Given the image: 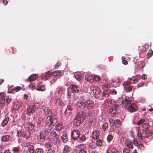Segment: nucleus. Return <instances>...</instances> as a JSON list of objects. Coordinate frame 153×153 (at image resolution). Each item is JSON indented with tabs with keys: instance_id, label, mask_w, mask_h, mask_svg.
Wrapping results in <instances>:
<instances>
[{
	"instance_id": "58836bf2",
	"label": "nucleus",
	"mask_w": 153,
	"mask_h": 153,
	"mask_svg": "<svg viewBox=\"0 0 153 153\" xmlns=\"http://www.w3.org/2000/svg\"><path fill=\"white\" fill-rule=\"evenodd\" d=\"M78 72H77V81H79V83L80 84H81V82H82L83 81V77L80 76V75H79Z\"/></svg>"
},
{
	"instance_id": "052dcab7",
	"label": "nucleus",
	"mask_w": 153,
	"mask_h": 153,
	"mask_svg": "<svg viewBox=\"0 0 153 153\" xmlns=\"http://www.w3.org/2000/svg\"><path fill=\"white\" fill-rule=\"evenodd\" d=\"M130 149L128 148H127L126 147L125 148L123 149V153H130Z\"/></svg>"
},
{
	"instance_id": "4468645a",
	"label": "nucleus",
	"mask_w": 153,
	"mask_h": 153,
	"mask_svg": "<svg viewBox=\"0 0 153 153\" xmlns=\"http://www.w3.org/2000/svg\"><path fill=\"white\" fill-rule=\"evenodd\" d=\"M109 112L111 115L113 117L116 116L118 114V111L115 108H110Z\"/></svg>"
},
{
	"instance_id": "774afa93",
	"label": "nucleus",
	"mask_w": 153,
	"mask_h": 153,
	"mask_svg": "<svg viewBox=\"0 0 153 153\" xmlns=\"http://www.w3.org/2000/svg\"><path fill=\"white\" fill-rule=\"evenodd\" d=\"M144 83H145L144 82L140 83H138L137 85V87L139 88H140V87L143 86V85H144Z\"/></svg>"
},
{
	"instance_id": "4d7b16f0",
	"label": "nucleus",
	"mask_w": 153,
	"mask_h": 153,
	"mask_svg": "<svg viewBox=\"0 0 153 153\" xmlns=\"http://www.w3.org/2000/svg\"><path fill=\"white\" fill-rule=\"evenodd\" d=\"M145 65V62L143 61H140L139 62V65L140 67L143 68Z\"/></svg>"
},
{
	"instance_id": "69168bd1",
	"label": "nucleus",
	"mask_w": 153,
	"mask_h": 153,
	"mask_svg": "<svg viewBox=\"0 0 153 153\" xmlns=\"http://www.w3.org/2000/svg\"><path fill=\"white\" fill-rule=\"evenodd\" d=\"M79 153H87V152L85 149H81L79 150Z\"/></svg>"
},
{
	"instance_id": "f8f14e48",
	"label": "nucleus",
	"mask_w": 153,
	"mask_h": 153,
	"mask_svg": "<svg viewBox=\"0 0 153 153\" xmlns=\"http://www.w3.org/2000/svg\"><path fill=\"white\" fill-rule=\"evenodd\" d=\"M43 111L44 113L47 117L50 116L52 115L51 111L49 107H45L43 108Z\"/></svg>"
},
{
	"instance_id": "6ab92c4d",
	"label": "nucleus",
	"mask_w": 153,
	"mask_h": 153,
	"mask_svg": "<svg viewBox=\"0 0 153 153\" xmlns=\"http://www.w3.org/2000/svg\"><path fill=\"white\" fill-rule=\"evenodd\" d=\"M22 105V103L18 101L15 102L13 105V108L15 110H18Z\"/></svg>"
},
{
	"instance_id": "0e129e2a",
	"label": "nucleus",
	"mask_w": 153,
	"mask_h": 153,
	"mask_svg": "<svg viewBox=\"0 0 153 153\" xmlns=\"http://www.w3.org/2000/svg\"><path fill=\"white\" fill-rule=\"evenodd\" d=\"M17 133L18 134V136L19 137V136L20 137L21 136H22L23 132L22 131V130H17Z\"/></svg>"
},
{
	"instance_id": "412c9836",
	"label": "nucleus",
	"mask_w": 153,
	"mask_h": 153,
	"mask_svg": "<svg viewBox=\"0 0 153 153\" xmlns=\"http://www.w3.org/2000/svg\"><path fill=\"white\" fill-rule=\"evenodd\" d=\"M65 90L61 86L58 87L56 90V92L60 95L63 94Z\"/></svg>"
},
{
	"instance_id": "9d476101",
	"label": "nucleus",
	"mask_w": 153,
	"mask_h": 153,
	"mask_svg": "<svg viewBox=\"0 0 153 153\" xmlns=\"http://www.w3.org/2000/svg\"><path fill=\"white\" fill-rule=\"evenodd\" d=\"M48 134V130H43L40 133L39 137L41 139L45 140L47 135Z\"/></svg>"
},
{
	"instance_id": "13d9d810",
	"label": "nucleus",
	"mask_w": 153,
	"mask_h": 153,
	"mask_svg": "<svg viewBox=\"0 0 153 153\" xmlns=\"http://www.w3.org/2000/svg\"><path fill=\"white\" fill-rule=\"evenodd\" d=\"M21 88L20 86H16L13 89V90L15 91L16 92L19 91L21 89Z\"/></svg>"
},
{
	"instance_id": "de8ad7c7",
	"label": "nucleus",
	"mask_w": 153,
	"mask_h": 153,
	"mask_svg": "<svg viewBox=\"0 0 153 153\" xmlns=\"http://www.w3.org/2000/svg\"><path fill=\"white\" fill-rule=\"evenodd\" d=\"M52 145L50 141H48L45 143L44 146L47 148H50Z\"/></svg>"
},
{
	"instance_id": "c85d7f7f",
	"label": "nucleus",
	"mask_w": 153,
	"mask_h": 153,
	"mask_svg": "<svg viewBox=\"0 0 153 153\" xmlns=\"http://www.w3.org/2000/svg\"><path fill=\"white\" fill-rule=\"evenodd\" d=\"M126 145L127 147V148H128L129 149H132L133 148L132 142L130 140L127 141L126 143Z\"/></svg>"
},
{
	"instance_id": "b1692460",
	"label": "nucleus",
	"mask_w": 153,
	"mask_h": 153,
	"mask_svg": "<svg viewBox=\"0 0 153 153\" xmlns=\"http://www.w3.org/2000/svg\"><path fill=\"white\" fill-rule=\"evenodd\" d=\"M85 79L90 82H92L94 79V77L89 74H86L85 76Z\"/></svg>"
},
{
	"instance_id": "37998d69",
	"label": "nucleus",
	"mask_w": 153,
	"mask_h": 153,
	"mask_svg": "<svg viewBox=\"0 0 153 153\" xmlns=\"http://www.w3.org/2000/svg\"><path fill=\"white\" fill-rule=\"evenodd\" d=\"M108 124L107 123H103L102 126V128L104 131H105L108 128Z\"/></svg>"
},
{
	"instance_id": "aec40b11",
	"label": "nucleus",
	"mask_w": 153,
	"mask_h": 153,
	"mask_svg": "<svg viewBox=\"0 0 153 153\" xmlns=\"http://www.w3.org/2000/svg\"><path fill=\"white\" fill-rule=\"evenodd\" d=\"M92 138L94 139H96L99 138L100 133L98 131L95 130L92 132Z\"/></svg>"
},
{
	"instance_id": "a19ab883",
	"label": "nucleus",
	"mask_w": 153,
	"mask_h": 153,
	"mask_svg": "<svg viewBox=\"0 0 153 153\" xmlns=\"http://www.w3.org/2000/svg\"><path fill=\"white\" fill-rule=\"evenodd\" d=\"M61 71H56L53 73L54 76L55 78H56V77L59 76L61 74Z\"/></svg>"
},
{
	"instance_id": "72a5a7b5",
	"label": "nucleus",
	"mask_w": 153,
	"mask_h": 153,
	"mask_svg": "<svg viewBox=\"0 0 153 153\" xmlns=\"http://www.w3.org/2000/svg\"><path fill=\"white\" fill-rule=\"evenodd\" d=\"M61 138L62 140L65 143H66L68 139V137L65 134H63L61 136Z\"/></svg>"
},
{
	"instance_id": "2eb2a0df",
	"label": "nucleus",
	"mask_w": 153,
	"mask_h": 153,
	"mask_svg": "<svg viewBox=\"0 0 153 153\" xmlns=\"http://www.w3.org/2000/svg\"><path fill=\"white\" fill-rule=\"evenodd\" d=\"M84 119V117L82 113H80L78 116L77 115V123H79V124L80 125L83 122Z\"/></svg>"
},
{
	"instance_id": "cd10ccee",
	"label": "nucleus",
	"mask_w": 153,
	"mask_h": 153,
	"mask_svg": "<svg viewBox=\"0 0 153 153\" xmlns=\"http://www.w3.org/2000/svg\"><path fill=\"white\" fill-rule=\"evenodd\" d=\"M97 140L95 143H96V146H101L102 144L103 140L102 139H100V138H98L96 139Z\"/></svg>"
},
{
	"instance_id": "a878e982",
	"label": "nucleus",
	"mask_w": 153,
	"mask_h": 153,
	"mask_svg": "<svg viewBox=\"0 0 153 153\" xmlns=\"http://www.w3.org/2000/svg\"><path fill=\"white\" fill-rule=\"evenodd\" d=\"M82 100H79L77 102V106L80 108H83L85 107V103L82 101Z\"/></svg>"
},
{
	"instance_id": "09e8293b",
	"label": "nucleus",
	"mask_w": 153,
	"mask_h": 153,
	"mask_svg": "<svg viewBox=\"0 0 153 153\" xmlns=\"http://www.w3.org/2000/svg\"><path fill=\"white\" fill-rule=\"evenodd\" d=\"M113 139V136L111 134H109L107 138V140L108 142L110 143Z\"/></svg>"
},
{
	"instance_id": "f03ea898",
	"label": "nucleus",
	"mask_w": 153,
	"mask_h": 153,
	"mask_svg": "<svg viewBox=\"0 0 153 153\" xmlns=\"http://www.w3.org/2000/svg\"><path fill=\"white\" fill-rule=\"evenodd\" d=\"M57 120L53 117L52 115L51 116L47 117L45 123L49 126L51 125L55 126V124L57 123Z\"/></svg>"
},
{
	"instance_id": "c9c22d12",
	"label": "nucleus",
	"mask_w": 153,
	"mask_h": 153,
	"mask_svg": "<svg viewBox=\"0 0 153 153\" xmlns=\"http://www.w3.org/2000/svg\"><path fill=\"white\" fill-rule=\"evenodd\" d=\"M88 146L89 148L92 149H94L97 147L96 143L95 142L92 141L89 143Z\"/></svg>"
},
{
	"instance_id": "5fc2aeb1",
	"label": "nucleus",
	"mask_w": 153,
	"mask_h": 153,
	"mask_svg": "<svg viewBox=\"0 0 153 153\" xmlns=\"http://www.w3.org/2000/svg\"><path fill=\"white\" fill-rule=\"evenodd\" d=\"M140 78V76L138 75L134 77V80H133V82L135 84L136 83V81H138Z\"/></svg>"
},
{
	"instance_id": "338daca9",
	"label": "nucleus",
	"mask_w": 153,
	"mask_h": 153,
	"mask_svg": "<svg viewBox=\"0 0 153 153\" xmlns=\"http://www.w3.org/2000/svg\"><path fill=\"white\" fill-rule=\"evenodd\" d=\"M29 87L30 89H33L35 88V85L31 83L29 86Z\"/></svg>"
},
{
	"instance_id": "3c124183",
	"label": "nucleus",
	"mask_w": 153,
	"mask_h": 153,
	"mask_svg": "<svg viewBox=\"0 0 153 153\" xmlns=\"http://www.w3.org/2000/svg\"><path fill=\"white\" fill-rule=\"evenodd\" d=\"M71 88L73 93H76V85H71Z\"/></svg>"
},
{
	"instance_id": "c756f323",
	"label": "nucleus",
	"mask_w": 153,
	"mask_h": 153,
	"mask_svg": "<svg viewBox=\"0 0 153 153\" xmlns=\"http://www.w3.org/2000/svg\"><path fill=\"white\" fill-rule=\"evenodd\" d=\"M71 137L72 140L75 141L76 140V131L74 130L71 133Z\"/></svg>"
},
{
	"instance_id": "39448f33",
	"label": "nucleus",
	"mask_w": 153,
	"mask_h": 153,
	"mask_svg": "<svg viewBox=\"0 0 153 153\" xmlns=\"http://www.w3.org/2000/svg\"><path fill=\"white\" fill-rule=\"evenodd\" d=\"M50 134L52 138L56 140L55 141V144H59V140L58 139L59 135L58 134L56 133L53 130H52Z\"/></svg>"
},
{
	"instance_id": "680f3d73",
	"label": "nucleus",
	"mask_w": 153,
	"mask_h": 153,
	"mask_svg": "<svg viewBox=\"0 0 153 153\" xmlns=\"http://www.w3.org/2000/svg\"><path fill=\"white\" fill-rule=\"evenodd\" d=\"M55 151L54 149L50 148L48 149L46 153H55Z\"/></svg>"
},
{
	"instance_id": "f257e3e1",
	"label": "nucleus",
	"mask_w": 153,
	"mask_h": 153,
	"mask_svg": "<svg viewBox=\"0 0 153 153\" xmlns=\"http://www.w3.org/2000/svg\"><path fill=\"white\" fill-rule=\"evenodd\" d=\"M152 134V132L142 131V132H138L137 133L138 139L140 141L143 140V137L148 138L151 137Z\"/></svg>"
},
{
	"instance_id": "c03bdc74",
	"label": "nucleus",
	"mask_w": 153,
	"mask_h": 153,
	"mask_svg": "<svg viewBox=\"0 0 153 153\" xmlns=\"http://www.w3.org/2000/svg\"><path fill=\"white\" fill-rule=\"evenodd\" d=\"M28 128L29 130L32 131L35 129V127L34 124L30 123L28 125Z\"/></svg>"
},
{
	"instance_id": "4be33fe9",
	"label": "nucleus",
	"mask_w": 153,
	"mask_h": 153,
	"mask_svg": "<svg viewBox=\"0 0 153 153\" xmlns=\"http://www.w3.org/2000/svg\"><path fill=\"white\" fill-rule=\"evenodd\" d=\"M22 136L23 137L27 139L30 137V132L28 131H23Z\"/></svg>"
},
{
	"instance_id": "49530a36",
	"label": "nucleus",
	"mask_w": 153,
	"mask_h": 153,
	"mask_svg": "<svg viewBox=\"0 0 153 153\" xmlns=\"http://www.w3.org/2000/svg\"><path fill=\"white\" fill-rule=\"evenodd\" d=\"M35 153H43L44 150L42 149L38 148L35 149Z\"/></svg>"
},
{
	"instance_id": "a211bd4d",
	"label": "nucleus",
	"mask_w": 153,
	"mask_h": 153,
	"mask_svg": "<svg viewBox=\"0 0 153 153\" xmlns=\"http://www.w3.org/2000/svg\"><path fill=\"white\" fill-rule=\"evenodd\" d=\"M11 99L10 97L9 96H6L4 98H2L1 101V103H4V102H7V104L9 103L11 101Z\"/></svg>"
},
{
	"instance_id": "a18cd8bd",
	"label": "nucleus",
	"mask_w": 153,
	"mask_h": 153,
	"mask_svg": "<svg viewBox=\"0 0 153 153\" xmlns=\"http://www.w3.org/2000/svg\"><path fill=\"white\" fill-rule=\"evenodd\" d=\"M12 150L14 152L17 153L20 151V148L19 146L13 147Z\"/></svg>"
},
{
	"instance_id": "0eeeda50",
	"label": "nucleus",
	"mask_w": 153,
	"mask_h": 153,
	"mask_svg": "<svg viewBox=\"0 0 153 153\" xmlns=\"http://www.w3.org/2000/svg\"><path fill=\"white\" fill-rule=\"evenodd\" d=\"M36 108V106L34 105L28 106L27 109V115L30 116L35 111Z\"/></svg>"
},
{
	"instance_id": "4c0bfd02",
	"label": "nucleus",
	"mask_w": 153,
	"mask_h": 153,
	"mask_svg": "<svg viewBox=\"0 0 153 153\" xmlns=\"http://www.w3.org/2000/svg\"><path fill=\"white\" fill-rule=\"evenodd\" d=\"M38 124L42 126L44 123V120L41 117H39L38 118V120L37 122Z\"/></svg>"
},
{
	"instance_id": "bb28decb",
	"label": "nucleus",
	"mask_w": 153,
	"mask_h": 153,
	"mask_svg": "<svg viewBox=\"0 0 153 153\" xmlns=\"http://www.w3.org/2000/svg\"><path fill=\"white\" fill-rule=\"evenodd\" d=\"M9 120V118L8 117H6L4 119L1 123V126L4 127L8 123Z\"/></svg>"
},
{
	"instance_id": "f3484780",
	"label": "nucleus",
	"mask_w": 153,
	"mask_h": 153,
	"mask_svg": "<svg viewBox=\"0 0 153 153\" xmlns=\"http://www.w3.org/2000/svg\"><path fill=\"white\" fill-rule=\"evenodd\" d=\"M38 77L37 75L35 74H33L30 76L27 79V80L28 81H33L36 80Z\"/></svg>"
},
{
	"instance_id": "603ef678",
	"label": "nucleus",
	"mask_w": 153,
	"mask_h": 153,
	"mask_svg": "<svg viewBox=\"0 0 153 153\" xmlns=\"http://www.w3.org/2000/svg\"><path fill=\"white\" fill-rule=\"evenodd\" d=\"M72 110L71 108L70 107V106L69 105H68L67 108L65 110L64 112V113L66 114V113H70V110Z\"/></svg>"
},
{
	"instance_id": "423d86ee",
	"label": "nucleus",
	"mask_w": 153,
	"mask_h": 153,
	"mask_svg": "<svg viewBox=\"0 0 153 153\" xmlns=\"http://www.w3.org/2000/svg\"><path fill=\"white\" fill-rule=\"evenodd\" d=\"M127 108L128 110L131 113H133L137 111L138 108L136 104L134 103L131 104L129 105L126 107Z\"/></svg>"
},
{
	"instance_id": "f704fd0d",
	"label": "nucleus",
	"mask_w": 153,
	"mask_h": 153,
	"mask_svg": "<svg viewBox=\"0 0 153 153\" xmlns=\"http://www.w3.org/2000/svg\"><path fill=\"white\" fill-rule=\"evenodd\" d=\"M105 104L108 106H111L112 105L111 100L108 99L106 100L104 102Z\"/></svg>"
},
{
	"instance_id": "1a4fd4ad",
	"label": "nucleus",
	"mask_w": 153,
	"mask_h": 153,
	"mask_svg": "<svg viewBox=\"0 0 153 153\" xmlns=\"http://www.w3.org/2000/svg\"><path fill=\"white\" fill-rule=\"evenodd\" d=\"M53 74V73L48 71L45 73L43 74L41 76L42 79L47 80Z\"/></svg>"
},
{
	"instance_id": "dca6fc26",
	"label": "nucleus",
	"mask_w": 153,
	"mask_h": 153,
	"mask_svg": "<svg viewBox=\"0 0 153 153\" xmlns=\"http://www.w3.org/2000/svg\"><path fill=\"white\" fill-rule=\"evenodd\" d=\"M84 91H82L77 89V99H81L82 100H84V97L83 95Z\"/></svg>"
},
{
	"instance_id": "393cba45",
	"label": "nucleus",
	"mask_w": 153,
	"mask_h": 153,
	"mask_svg": "<svg viewBox=\"0 0 153 153\" xmlns=\"http://www.w3.org/2000/svg\"><path fill=\"white\" fill-rule=\"evenodd\" d=\"M106 153H120V152L116 149H113L111 147H110L108 149Z\"/></svg>"
},
{
	"instance_id": "2f4dec72",
	"label": "nucleus",
	"mask_w": 153,
	"mask_h": 153,
	"mask_svg": "<svg viewBox=\"0 0 153 153\" xmlns=\"http://www.w3.org/2000/svg\"><path fill=\"white\" fill-rule=\"evenodd\" d=\"M110 88L111 85L108 83L103 85L102 86V88L103 90H109V89Z\"/></svg>"
},
{
	"instance_id": "79ce46f5",
	"label": "nucleus",
	"mask_w": 153,
	"mask_h": 153,
	"mask_svg": "<svg viewBox=\"0 0 153 153\" xmlns=\"http://www.w3.org/2000/svg\"><path fill=\"white\" fill-rule=\"evenodd\" d=\"M110 93V90H104L103 96L107 97L109 96Z\"/></svg>"
},
{
	"instance_id": "864d4df0",
	"label": "nucleus",
	"mask_w": 153,
	"mask_h": 153,
	"mask_svg": "<svg viewBox=\"0 0 153 153\" xmlns=\"http://www.w3.org/2000/svg\"><path fill=\"white\" fill-rule=\"evenodd\" d=\"M114 124L116 126H119L120 125V121L117 119L116 120H114Z\"/></svg>"
},
{
	"instance_id": "ea45409f",
	"label": "nucleus",
	"mask_w": 153,
	"mask_h": 153,
	"mask_svg": "<svg viewBox=\"0 0 153 153\" xmlns=\"http://www.w3.org/2000/svg\"><path fill=\"white\" fill-rule=\"evenodd\" d=\"M62 103L61 99L59 98H57L55 99V104L57 105H61Z\"/></svg>"
},
{
	"instance_id": "6e6552de",
	"label": "nucleus",
	"mask_w": 153,
	"mask_h": 153,
	"mask_svg": "<svg viewBox=\"0 0 153 153\" xmlns=\"http://www.w3.org/2000/svg\"><path fill=\"white\" fill-rule=\"evenodd\" d=\"M77 142L79 143L83 142L86 140V137L84 135H82L81 136L79 131L77 130Z\"/></svg>"
},
{
	"instance_id": "7ed1b4c3",
	"label": "nucleus",
	"mask_w": 153,
	"mask_h": 153,
	"mask_svg": "<svg viewBox=\"0 0 153 153\" xmlns=\"http://www.w3.org/2000/svg\"><path fill=\"white\" fill-rule=\"evenodd\" d=\"M134 103L133 99L132 97H128L126 96L125 97V100H123L122 102V104L123 106L124 107H127L131 104H133Z\"/></svg>"
},
{
	"instance_id": "ddd939ff",
	"label": "nucleus",
	"mask_w": 153,
	"mask_h": 153,
	"mask_svg": "<svg viewBox=\"0 0 153 153\" xmlns=\"http://www.w3.org/2000/svg\"><path fill=\"white\" fill-rule=\"evenodd\" d=\"M85 106L88 108H91L94 106V102L90 100H88L85 102Z\"/></svg>"
},
{
	"instance_id": "bf43d9fd",
	"label": "nucleus",
	"mask_w": 153,
	"mask_h": 153,
	"mask_svg": "<svg viewBox=\"0 0 153 153\" xmlns=\"http://www.w3.org/2000/svg\"><path fill=\"white\" fill-rule=\"evenodd\" d=\"M145 121V120L143 119H141L139 120L138 122L137 123V124L138 125H140L142 124Z\"/></svg>"
},
{
	"instance_id": "20e7f679",
	"label": "nucleus",
	"mask_w": 153,
	"mask_h": 153,
	"mask_svg": "<svg viewBox=\"0 0 153 153\" xmlns=\"http://www.w3.org/2000/svg\"><path fill=\"white\" fill-rule=\"evenodd\" d=\"M131 83L130 81H126L123 84L125 90L127 92L131 91L133 89V86L130 85Z\"/></svg>"
},
{
	"instance_id": "e2e57ef3",
	"label": "nucleus",
	"mask_w": 153,
	"mask_h": 153,
	"mask_svg": "<svg viewBox=\"0 0 153 153\" xmlns=\"http://www.w3.org/2000/svg\"><path fill=\"white\" fill-rule=\"evenodd\" d=\"M93 79L96 81H98L100 80V77L99 76L96 75L94 77Z\"/></svg>"
},
{
	"instance_id": "8fccbe9b",
	"label": "nucleus",
	"mask_w": 153,
	"mask_h": 153,
	"mask_svg": "<svg viewBox=\"0 0 153 153\" xmlns=\"http://www.w3.org/2000/svg\"><path fill=\"white\" fill-rule=\"evenodd\" d=\"M38 90L40 91H43L45 90V85H42L38 88Z\"/></svg>"
},
{
	"instance_id": "6e6d98bb",
	"label": "nucleus",
	"mask_w": 153,
	"mask_h": 153,
	"mask_svg": "<svg viewBox=\"0 0 153 153\" xmlns=\"http://www.w3.org/2000/svg\"><path fill=\"white\" fill-rule=\"evenodd\" d=\"M148 58H150L151 56H152L153 54V51L150 50L149 51H148Z\"/></svg>"
},
{
	"instance_id": "e433bc0d",
	"label": "nucleus",
	"mask_w": 153,
	"mask_h": 153,
	"mask_svg": "<svg viewBox=\"0 0 153 153\" xmlns=\"http://www.w3.org/2000/svg\"><path fill=\"white\" fill-rule=\"evenodd\" d=\"M150 126L147 123H145L142 125V131H145L146 130L149 129Z\"/></svg>"
},
{
	"instance_id": "473e14b6",
	"label": "nucleus",
	"mask_w": 153,
	"mask_h": 153,
	"mask_svg": "<svg viewBox=\"0 0 153 153\" xmlns=\"http://www.w3.org/2000/svg\"><path fill=\"white\" fill-rule=\"evenodd\" d=\"M71 150V148L68 145H66L64 148L63 153H68Z\"/></svg>"
},
{
	"instance_id": "9b49d317",
	"label": "nucleus",
	"mask_w": 153,
	"mask_h": 153,
	"mask_svg": "<svg viewBox=\"0 0 153 153\" xmlns=\"http://www.w3.org/2000/svg\"><path fill=\"white\" fill-rule=\"evenodd\" d=\"M90 89L94 93L96 94H99L100 92V88L96 86H91L90 87Z\"/></svg>"
},
{
	"instance_id": "7c9ffc66",
	"label": "nucleus",
	"mask_w": 153,
	"mask_h": 153,
	"mask_svg": "<svg viewBox=\"0 0 153 153\" xmlns=\"http://www.w3.org/2000/svg\"><path fill=\"white\" fill-rule=\"evenodd\" d=\"M27 150L29 153H34L35 151L34 146L33 145H30L27 148Z\"/></svg>"
},
{
	"instance_id": "5701e85b",
	"label": "nucleus",
	"mask_w": 153,
	"mask_h": 153,
	"mask_svg": "<svg viewBox=\"0 0 153 153\" xmlns=\"http://www.w3.org/2000/svg\"><path fill=\"white\" fill-rule=\"evenodd\" d=\"M10 139V136L9 135H5L3 136L1 138V141L3 142H7Z\"/></svg>"
}]
</instances>
